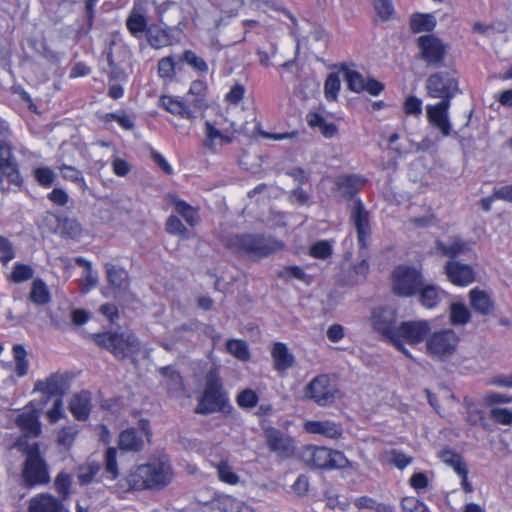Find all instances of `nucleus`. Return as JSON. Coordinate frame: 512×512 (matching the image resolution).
<instances>
[{"mask_svg":"<svg viewBox=\"0 0 512 512\" xmlns=\"http://www.w3.org/2000/svg\"><path fill=\"white\" fill-rule=\"evenodd\" d=\"M173 479V470L167 456L152 458L146 464L137 466L130 472L127 482L132 489H160Z\"/></svg>","mask_w":512,"mask_h":512,"instance_id":"f257e3e1","label":"nucleus"},{"mask_svg":"<svg viewBox=\"0 0 512 512\" xmlns=\"http://www.w3.org/2000/svg\"><path fill=\"white\" fill-rule=\"evenodd\" d=\"M89 338L96 346L109 351L118 360L134 358L141 349L136 335L130 330H121L120 327L91 334Z\"/></svg>","mask_w":512,"mask_h":512,"instance_id":"f03ea898","label":"nucleus"},{"mask_svg":"<svg viewBox=\"0 0 512 512\" xmlns=\"http://www.w3.org/2000/svg\"><path fill=\"white\" fill-rule=\"evenodd\" d=\"M226 246L235 254L261 259L282 250L284 243L264 234L243 233L230 237Z\"/></svg>","mask_w":512,"mask_h":512,"instance_id":"7ed1b4c3","label":"nucleus"},{"mask_svg":"<svg viewBox=\"0 0 512 512\" xmlns=\"http://www.w3.org/2000/svg\"><path fill=\"white\" fill-rule=\"evenodd\" d=\"M232 406L224 389L222 378L217 368L210 369L205 376V386L195 413L200 415H208L214 412L229 413Z\"/></svg>","mask_w":512,"mask_h":512,"instance_id":"20e7f679","label":"nucleus"},{"mask_svg":"<svg viewBox=\"0 0 512 512\" xmlns=\"http://www.w3.org/2000/svg\"><path fill=\"white\" fill-rule=\"evenodd\" d=\"M19 450L26 456L21 473L24 486L32 488L49 483L48 465L41 456L39 444L25 443V446Z\"/></svg>","mask_w":512,"mask_h":512,"instance_id":"39448f33","label":"nucleus"},{"mask_svg":"<svg viewBox=\"0 0 512 512\" xmlns=\"http://www.w3.org/2000/svg\"><path fill=\"white\" fill-rule=\"evenodd\" d=\"M301 459L311 469L332 470L352 468V463L342 451L316 445L303 447Z\"/></svg>","mask_w":512,"mask_h":512,"instance_id":"423d86ee","label":"nucleus"},{"mask_svg":"<svg viewBox=\"0 0 512 512\" xmlns=\"http://www.w3.org/2000/svg\"><path fill=\"white\" fill-rule=\"evenodd\" d=\"M430 330L431 327L427 320L402 321L398 324L396 335L391 344L410 357L404 347V342L411 345L419 344L424 341Z\"/></svg>","mask_w":512,"mask_h":512,"instance_id":"0eeeda50","label":"nucleus"},{"mask_svg":"<svg viewBox=\"0 0 512 512\" xmlns=\"http://www.w3.org/2000/svg\"><path fill=\"white\" fill-rule=\"evenodd\" d=\"M426 90L430 97L448 101L460 93L458 79L454 71H440L431 74L426 80Z\"/></svg>","mask_w":512,"mask_h":512,"instance_id":"6e6552de","label":"nucleus"},{"mask_svg":"<svg viewBox=\"0 0 512 512\" xmlns=\"http://www.w3.org/2000/svg\"><path fill=\"white\" fill-rule=\"evenodd\" d=\"M423 275L419 270L409 266H398L392 273L393 293L400 297H411L423 286Z\"/></svg>","mask_w":512,"mask_h":512,"instance_id":"1a4fd4ad","label":"nucleus"},{"mask_svg":"<svg viewBox=\"0 0 512 512\" xmlns=\"http://www.w3.org/2000/svg\"><path fill=\"white\" fill-rule=\"evenodd\" d=\"M305 397L317 405L325 407L333 404L339 397V390L333 385L327 375H319L305 387Z\"/></svg>","mask_w":512,"mask_h":512,"instance_id":"9d476101","label":"nucleus"},{"mask_svg":"<svg viewBox=\"0 0 512 512\" xmlns=\"http://www.w3.org/2000/svg\"><path fill=\"white\" fill-rule=\"evenodd\" d=\"M459 338L452 329H444L434 332L426 342V348L430 355L439 359L450 357L456 350Z\"/></svg>","mask_w":512,"mask_h":512,"instance_id":"9b49d317","label":"nucleus"},{"mask_svg":"<svg viewBox=\"0 0 512 512\" xmlns=\"http://www.w3.org/2000/svg\"><path fill=\"white\" fill-rule=\"evenodd\" d=\"M263 434L269 451L278 458L288 459L293 456L295 441L291 436L272 426L263 427Z\"/></svg>","mask_w":512,"mask_h":512,"instance_id":"f8f14e48","label":"nucleus"},{"mask_svg":"<svg viewBox=\"0 0 512 512\" xmlns=\"http://www.w3.org/2000/svg\"><path fill=\"white\" fill-rule=\"evenodd\" d=\"M371 323L375 332L383 339L392 343L395 337L397 324V311L391 307H376L371 312Z\"/></svg>","mask_w":512,"mask_h":512,"instance_id":"ddd939ff","label":"nucleus"},{"mask_svg":"<svg viewBox=\"0 0 512 512\" xmlns=\"http://www.w3.org/2000/svg\"><path fill=\"white\" fill-rule=\"evenodd\" d=\"M350 221L356 229L359 248L366 249L371 236V224L369 212L359 198L354 201L351 208Z\"/></svg>","mask_w":512,"mask_h":512,"instance_id":"4468645a","label":"nucleus"},{"mask_svg":"<svg viewBox=\"0 0 512 512\" xmlns=\"http://www.w3.org/2000/svg\"><path fill=\"white\" fill-rule=\"evenodd\" d=\"M3 176L7 177L9 183L18 187L23 184L12 145L6 141H0V184L3 182Z\"/></svg>","mask_w":512,"mask_h":512,"instance_id":"2eb2a0df","label":"nucleus"},{"mask_svg":"<svg viewBox=\"0 0 512 512\" xmlns=\"http://www.w3.org/2000/svg\"><path fill=\"white\" fill-rule=\"evenodd\" d=\"M418 46L420 57L427 65L439 67L442 64L446 50L440 39L432 34L424 35L418 39Z\"/></svg>","mask_w":512,"mask_h":512,"instance_id":"dca6fc26","label":"nucleus"},{"mask_svg":"<svg viewBox=\"0 0 512 512\" xmlns=\"http://www.w3.org/2000/svg\"><path fill=\"white\" fill-rule=\"evenodd\" d=\"M451 104L448 101H440L435 105L426 106L427 120L431 126L438 129L442 137L452 135V124L449 118V108Z\"/></svg>","mask_w":512,"mask_h":512,"instance_id":"f3484780","label":"nucleus"},{"mask_svg":"<svg viewBox=\"0 0 512 512\" xmlns=\"http://www.w3.org/2000/svg\"><path fill=\"white\" fill-rule=\"evenodd\" d=\"M15 423L22 432V436L16 442L18 449H22L25 443H28V438H37L41 434L42 429L37 410L18 415Z\"/></svg>","mask_w":512,"mask_h":512,"instance_id":"a211bd4d","label":"nucleus"},{"mask_svg":"<svg viewBox=\"0 0 512 512\" xmlns=\"http://www.w3.org/2000/svg\"><path fill=\"white\" fill-rule=\"evenodd\" d=\"M69 387L70 378L68 374L54 373L51 374L45 381H37L35 383L34 390L47 395V399L50 396L62 398L69 390Z\"/></svg>","mask_w":512,"mask_h":512,"instance_id":"6ab92c4d","label":"nucleus"},{"mask_svg":"<svg viewBox=\"0 0 512 512\" xmlns=\"http://www.w3.org/2000/svg\"><path fill=\"white\" fill-rule=\"evenodd\" d=\"M444 269L448 279L454 285L467 286L475 281V272L468 264H463L457 260H449Z\"/></svg>","mask_w":512,"mask_h":512,"instance_id":"aec40b11","label":"nucleus"},{"mask_svg":"<svg viewBox=\"0 0 512 512\" xmlns=\"http://www.w3.org/2000/svg\"><path fill=\"white\" fill-rule=\"evenodd\" d=\"M304 430L310 434H319L329 439H340L343 436V427L341 423L331 420L307 421L304 424Z\"/></svg>","mask_w":512,"mask_h":512,"instance_id":"412c9836","label":"nucleus"},{"mask_svg":"<svg viewBox=\"0 0 512 512\" xmlns=\"http://www.w3.org/2000/svg\"><path fill=\"white\" fill-rule=\"evenodd\" d=\"M418 301L427 309H433L446 297V292L435 284L423 281V286L416 293Z\"/></svg>","mask_w":512,"mask_h":512,"instance_id":"4be33fe9","label":"nucleus"},{"mask_svg":"<svg viewBox=\"0 0 512 512\" xmlns=\"http://www.w3.org/2000/svg\"><path fill=\"white\" fill-rule=\"evenodd\" d=\"M28 512H68L61 500L50 494H40L30 500Z\"/></svg>","mask_w":512,"mask_h":512,"instance_id":"5701e85b","label":"nucleus"},{"mask_svg":"<svg viewBox=\"0 0 512 512\" xmlns=\"http://www.w3.org/2000/svg\"><path fill=\"white\" fill-rule=\"evenodd\" d=\"M159 374L164 378L163 384L167 392L175 397H179L184 392V383L179 371L171 365L161 367Z\"/></svg>","mask_w":512,"mask_h":512,"instance_id":"b1692460","label":"nucleus"},{"mask_svg":"<svg viewBox=\"0 0 512 512\" xmlns=\"http://www.w3.org/2000/svg\"><path fill=\"white\" fill-rule=\"evenodd\" d=\"M159 106L184 119L192 120L196 118L194 111L189 109L188 104L180 100L179 97L163 95L159 99Z\"/></svg>","mask_w":512,"mask_h":512,"instance_id":"393cba45","label":"nucleus"},{"mask_svg":"<svg viewBox=\"0 0 512 512\" xmlns=\"http://www.w3.org/2000/svg\"><path fill=\"white\" fill-rule=\"evenodd\" d=\"M271 356L274 363V369L278 372H285L295 364V357L289 351L286 344L275 342L271 350Z\"/></svg>","mask_w":512,"mask_h":512,"instance_id":"a878e982","label":"nucleus"},{"mask_svg":"<svg viewBox=\"0 0 512 512\" xmlns=\"http://www.w3.org/2000/svg\"><path fill=\"white\" fill-rule=\"evenodd\" d=\"M69 410L77 420H87L91 411L90 392L84 390L75 394L70 400Z\"/></svg>","mask_w":512,"mask_h":512,"instance_id":"bb28decb","label":"nucleus"},{"mask_svg":"<svg viewBox=\"0 0 512 512\" xmlns=\"http://www.w3.org/2000/svg\"><path fill=\"white\" fill-rule=\"evenodd\" d=\"M470 242H466L462 240L460 237L451 238L450 242L444 243L442 241L436 242L437 250L444 256L451 258V260H456V258L461 254H467L471 252Z\"/></svg>","mask_w":512,"mask_h":512,"instance_id":"cd10ccee","label":"nucleus"},{"mask_svg":"<svg viewBox=\"0 0 512 512\" xmlns=\"http://www.w3.org/2000/svg\"><path fill=\"white\" fill-rule=\"evenodd\" d=\"M118 446L123 451L139 452L144 447V441L136 428H127L120 433Z\"/></svg>","mask_w":512,"mask_h":512,"instance_id":"c85d7f7f","label":"nucleus"},{"mask_svg":"<svg viewBox=\"0 0 512 512\" xmlns=\"http://www.w3.org/2000/svg\"><path fill=\"white\" fill-rule=\"evenodd\" d=\"M470 305L473 310L481 315H488L494 309V302L483 290L474 288L469 292Z\"/></svg>","mask_w":512,"mask_h":512,"instance_id":"c756f323","label":"nucleus"},{"mask_svg":"<svg viewBox=\"0 0 512 512\" xmlns=\"http://www.w3.org/2000/svg\"><path fill=\"white\" fill-rule=\"evenodd\" d=\"M126 27L135 38H141L144 32L147 34V30L150 28L146 17L137 12L135 8L126 19Z\"/></svg>","mask_w":512,"mask_h":512,"instance_id":"7c9ffc66","label":"nucleus"},{"mask_svg":"<svg viewBox=\"0 0 512 512\" xmlns=\"http://www.w3.org/2000/svg\"><path fill=\"white\" fill-rule=\"evenodd\" d=\"M363 180L356 175H349L340 178L337 182L338 190L345 198L352 199L361 189Z\"/></svg>","mask_w":512,"mask_h":512,"instance_id":"2f4dec72","label":"nucleus"},{"mask_svg":"<svg viewBox=\"0 0 512 512\" xmlns=\"http://www.w3.org/2000/svg\"><path fill=\"white\" fill-rule=\"evenodd\" d=\"M306 120L311 128H318L326 138H332L338 132V128L334 123H327L324 117L318 113H308Z\"/></svg>","mask_w":512,"mask_h":512,"instance_id":"473e14b6","label":"nucleus"},{"mask_svg":"<svg viewBox=\"0 0 512 512\" xmlns=\"http://www.w3.org/2000/svg\"><path fill=\"white\" fill-rule=\"evenodd\" d=\"M436 26V19L432 14L415 13L410 19V28L413 32H431Z\"/></svg>","mask_w":512,"mask_h":512,"instance_id":"72a5a7b5","label":"nucleus"},{"mask_svg":"<svg viewBox=\"0 0 512 512\" xmlns=\"http://www.w3.org/2000/svg\"><path fill=\"white\" fill-rule=\"evenodd\" d=\"M439 457L445 464L452 467L458 475L464 474L468 470L462 456L449 448L441 450Z\"/></svg>","mask_w":512,"mask_h":512,"instance_id":"f704fd0d","label":"nucleus"},{"mask_svg":"<svg viewBox=\"0 0 512 512\" xmlns=\"http://www.w3.org/2000/svg\"><path fill=\"white\" fill-rule=\"evenodd\" d=\"M29 299L36 305H45L50 302V292L43 280L35 279L33 281Z\"/></svg>","mask_w":512,"mask_h":512,"instance_id":"c9c22d12","label":"nucleus"},{"mask_svg":"<svg viewBox=\"0 0 512 512\" xmlns=\"http://www.w3.org/2000/svg\"><path fill=\"white\" fill-rule=\"evenodd\" d=\"M58 169L60 170L61 176L64 180L76 184L82 192L88 190L83 173L79 169L66 164H61Z\"/></svg>","mask_w":512,"mask_h":512,"instance_id":"e433bc0d","label":"nucleus"},{"mask_svg":"<svg viewBox=\"0 0 512 512\" xmlns=\"http://www.w3.org/2000/svg\"><path fill=\"white\" fill-rule=\"evenodd\" d=\"M146 38L149 45L155 49H160L171 43V38L167 29L163 28L154 29L150 27L147 30Z\"/></svg>","mask_w":512,"mask_h":512,"instance_id":"4c0bfd02","label":"nucleus"},{"mask_svg":"<svg viewBox=\"0 0 512 512\" xmlns=\"http://www.w3.org/2000/svg\"><path fill=\"white\" fill-rule=\"evenodd\" d=\"M176 69H181L179 55L163 57L158 62V73L161 78H173Z\"/></svg>","mask_w":512,"mask_h":512,"instance_id":"58836bf2","label":"nucleus"},{"mask_svg":"<svg viewBox=\"0 0 512 512\" xmlns=\"http://www.w3.org/2000/svg\"><path fill=\"white\" fill-rule=\"evenodd\" d=\"M107 280L110 285L116 288H125L127 286V272L122 268H117L112 264H105Z\"/></svg>","mask_w":512,"mask_h":512,"instance_id":"ea45409f","label":"nucleus"},{"mask_svg":"<svg viewBox=\"0 0 512 512\" xmlns=\"http://www.w3.org/2000/svg\"><path fill=\"white\" fill-rule=\"evenodd\" d=\"M173 204L176 213L183 217L190 226H195L199 222L197 209L189 205L187 202L183 200H175Z\"/></svg>","mask_w":512,"mask_h":512,"instance_id":"a19ab883","label":"nucleus"},{"mask_svg":"<svg viewBox=\"0 0 512 512\" xmlns=\"http://www.w3.org/2000/svg\"><path fill=\"white\" fill-rule=\"evenodd\" d=\"M471 313L463 303H452L450 305V321L454 326L465 325L470 321Z\"/></svg>","mask_w":512,"mask_h":512,"instance_id":"79ce46f5","label":"nucleus"},{"mask_svg":"<svg viewBox=\"0 0 512 512\" xmlns=\"http://www.w3.org/2000/svg\"><path fill=\"white\" fill-rule=\"evenodd\" d=\"M58 228L64 237L75 238L81 233V226L77 220L68 217H58Z\"/></svg>","mask_w":512,"mask_h":512,"instance_id":"37998d69","label":"nucleus"},{"mask_svg":"<svg viewBox=\"0 0 512 512\" xmlns=\"http://www.w3.org/2000/svg\"><path fill=\"white\" fill-rule=\"evenodd\" d=\"M179 62L182 65L183 63L188 64L194 70L206 73L208 71V65L205 60L196 55L192 50H186L181 55H179Z\"/></svg>","mask_w":512,"mask_h":512,"instance_id":"c03bdc74","label":"nucleus"},{"mask_svg":"<svg viewBox=\"0 0 512 512\" xmlns=\"http://www.w3.org/2000/svg\"><path fill=\"white\" fill-rule=\"evenodd\" d=\"M166 231L171 235H179L183 239L190 238V231L184 226L182 221L174 215H170L166 221Z\"/></svg>","mask_w":512,"mask_h":512,"instance_id":"a18cd8bd","label":"nucleus"},{"mask_svg":"<svg viewBox=\"0 0 512 512\" xmlns=\"http://www.w3.org/2000/svg\"><path fill=\"white\" fill-rule=\"evenodd\" d=\"M344 74L349 90L355 93L364 91L365 80L358 71L346 69Z\"/></svg>","mask_w":512,"mask_h":512,"instance_id":"49530a36","label":"nucleus"},{"mask_svg":"<svg viewBox=\"0 0 512 512\" xmlns=\"http://www.w3.org/2000/svg\"><path fill=\"white\" fill-rule=\"evenodd\" d=\"M340 90V78L337 73H330L324 83V93L328 101L337 99Z\"/></svg>","mask_w":512,"mask_h":512,"instance_id":"de8ad7c7","label":"nucleus"},{"mask_svg":"<svg viewBox=\"0 0 512 512\" xmlns=\"http://www.w3.org/2000/svg\"><path fill=\"white\" fill-rule=\"evenodd\" d=\"M226 347L228 352L239 360L245 361L250 357L248 346L245 341L232 339L227 342Z\"/></svg>","mask_w":512,"mask_h":512,"instance_id":"09e8293b","label":"nucleus"},{"mask_svg":"<svg viewBox=\"0 0 512 512\" xmlns=\"http://www.w3.org/2000/svg\"><path fill=\"white\" fill-rule=\"evenodd\" d=\"M100 466L98 463H90L85 466H80L77 473L78 482L81 485H87L92 482L95 475L99 472Z\"/></svg>","mask_w":512,"mask_h":512,"instance_id":"8fccbe9b","label":"nucleus"},{"mask_svg":"<svg viewBox=\"0 0 512 512\" xmlns=\"http://www.w3.org/2000/svg\"><path fill=\"white\" fill-rule=\"evenodd\" d=\"M13 355L16 361V373L22 377L27 374L28 362L26 361V351L23 345L16 344L13 346Z\"/></svg>","mask_w":512,"mask_h":512,"instance_id":"3c124183","label":"nucleus"},{"mask_svg":"<svg viewBox=\"0 0 512 512\" xmlns=\"http://www.w3.org/2000/svg\"><path fill=\"white\" fill-rule=\"evenodd\" d=\"M72 484V477L70 474L60 472L54 481V486L57 493L62 499H66L70 494V486Z\"/></svg>","mask_w":512,"mask_h":512,"instance_id":"603ef678","label":"nucleus"},{"mask_svg":"<svg viewBox=\"0 0 512 512\" xmlns=\"http://www.w3.org/2000/svg\"><path fill=\"white\" fill-rule=\"evenodd\" d=\"M205 139L203 141V145L208 149H213L214 141L216 139H223L227 142L230 141V138L225 137L220 130L215 128L211 122L206 121L205 123Z\"/></svg>","mask_w":512,"mask_h":512,"instance_id":"864d4df0","label":"nucleus"},{"mask_svg":"<svg viewBox=\"0 0 512 512\" xmlns=\"http://www.w3.org/2000/svg\"><path fill=\"white\" fill-rule=\"evenodd\" d=\"M277 276L286 281L291 278H295L306 283H308L309 278V276L299 266H286L277 273Z\"/></svg>","mask_w":512,"mask_h":512,"instance_id":"5fc2aeb1","label":"nucleus"},{"mask_svg":"<svg viewBox=\"0 0 512 512\" xmlns=\"http://www.w3.org/2000/svg\"><path fill=\"white\" fill-rule=\"evenodd\" d=\"M36 181L43 187H50L53 185L56 174L49 167H39L34 170Z\"/></svg>","mask_w":512,"mask_h":512,"instance_id":"6e6d98bb","label":"nucleus"},{"mask_svg":"<svg viewBox=\"0 0 512 512\" xmlns=\"http://www.w3.org/2000/svg\"><path fill=\"white\" fill-rule=\"evenodd\" d=\"M258 395L252 389H245L237 396V404L242 408H253L258 403Z\"/></svg>","mask_w":512,"mask_h":512,"instance_id":"4d7b16f0","label":"nucleus"},{"mask_svg":"<svg viewBox=\"0 0 512 512\" xmlns=\"http://www.w3.org/2000/svg\"><path fill=\"white\" fill-rule=\"evenodd\" d=\"M33 276V269L24 264H16L13 268L11 279L15 283H21L29 280Z\"/></svg>","mask_w":512,"mask_h":512,"instance_id":"13d9d810","label":"nucleus"},{"mask_svg":"<svg viewBox=\"0 0 512 512\" xmlns=\"http://www.w3.org/2000/svg\"><path fill=\"white\" fill-rule=\"evenodd\" d=\"M332 254V246L328 241H318L310 248V255L318 259H326Z\"/></svg>","mask_w":512,"mask_h":512,"instance_id":"bf43d9fd","label":"nucleus"},{"mask_svg":"<svg viewBox=\"0 0 512 512\" xmlns=\"http://www.w3.org/2000/svg\"><path fill=\"white\" fill-rule=\"evenodd\" d=\"M78 434V429L75 426L63 427L58 433V443L62 446L69 448Z\"/></svg>","mask_w":512,"mask_h":512,"instance_id":"052dcab7","label":"nucleus"},{"mask_svg":"<svg viewBox=\"0 0 512 512\" xmlns=\"http://www.w3.org/2000/svg\"><path fill=\"white\" fill-rule=\"evenodd\" d=\"M116 456L117 450L114 447H110L107 449L105 453V470L107 473L112 475L113 479H115L118 476Z\"/></svg>","mask_w":512,"mask_h":512,"instance_id":"680f3d73","label":"nucleus"},{"mask_svg":"<svg viewBox=\"0 0 512 512\" xmlns=\"http://www.w3.org/2000/svg\"><path fill=\"white\" fill-rule=\"evenodd\" d=\"M217 471L220 480L229 484H235L238 482V476L233 472L227 462L221 461L217 466Z\"/></svg>","mask_w":512,"mask_h":512,"instance_id":"e2e57ef3","label":"nucleus"},{"mask_svg":"<svg viewBox=\"0 0 512 512\" xmlns=\"http://www.w3.org/2000/svg\"><path fill=\"white\" fill-rule=\"evenodd\" d=\"M412 460L413 458L411 456H408L397 449H393L390 452V463L401 470L407 467Z\"/></svg>","mask_w":512,"mask_h":512,"instance_id":"0e129e2a","label":"nucleus"},{"mask_svg":"<svg viewBox=\"0 0 512 512\" xmlns=\"http://www.w3.org/2000/svg\"><path fill=\"white\" fill-rule=\"evenodd\" d=\"M490 414L491 418L497 423L503 425L512 424V411L508 408H492Z\"/></svg>","mask_w":512,"mask_h":512,"instance_id":"69168bd1","label":"nucleus"},{"mask_svg":"<svg viewBox=\"0 0 512 512\" xmlns=\"http://www.w3.org/2000/svg\"><path fill=\"white\" fill-rule=\"evenodd\" d=\"M0 254V262L4 265L15 257L11 242L3 236H0Z\"/></svg>","mask_w":512,"mask_h":512,"instance_id":"338daca9","label":"nucleus"},{"mask_svg":"<svg viewBox=\"0 0 512 512\" xmlns=\"http://www.w3.org/2000/svg\"><path fill=\"white\" fill-rule=\"evenodd\" d=\"M224 511L225 512H254L252 507H250L243 501L237 500L235 498H228L224 502Z\"/></svg>","mask_w":512,"mask_h":512,"instance_id":"774afa93","label":"nucleus"}]
</instances>
